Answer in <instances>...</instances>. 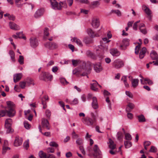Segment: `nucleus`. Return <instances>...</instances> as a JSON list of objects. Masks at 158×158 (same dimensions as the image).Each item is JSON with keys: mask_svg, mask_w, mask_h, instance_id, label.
Here are the masks:
<instances>
[{"mask_svg": "<svg viewBox=\"0 0 158 158\" xmlns=\"http://www.w3.org/2000/svg\"><path fill=\"white\" fill-rule=\"evenodd\" d=\"M22 139L21 138L16 136L14 142V146L18 147L21 145L22 143Z\"/></svg>", "mask_w": 158, "mask_h": 158, "instance_id": "4468645a", "label": "nucleus"}, {"mask_svg": "<svg viewBox=\"0 0 158 158\" xmlns=\"http://www.w3.org/2000/svg\"><path fill=\"white\" fill-rule=\"evenodd\" d=\"M142 9L144 11L145 13L148 16L149 19H151V17L152 12L151 10L145 5H143Z\"/></svg>", "mask_w": 158, "mask_h": 158, "instance_id": "ddd939ff", "label": "nucleus"}, {"mask_svg": "<svg viewBox=\"0 0 158 158\" xmlns=\"http://www.w3.org/2000/svg\"><path fill=\"white\" fill-rule=\"evenodd\" d=\"M144 25L143 23H141L139 25V29L140 31L144 34H145L147 33V31L146 30L144 29H142L141 28L143 27H144Z\"/></svg>", "mask_w": 158, "mask_h": 158, "instance_id": "c85d7f7f", "label": "nucleus"}, {"mask_svg": "<svg viewBox=\"0 0 158 158\" xmlns=\"http://www.w3.org/2000/svg\"><path fill=\"white\" fill-rule=\"evenodd\" d=\"M87 32L88 35L91 37H93L95 36L93 30L91 28L88 29L87 30ZM96 36H99V35H96Z\"/></svg>", "mask_w": 158, "mask_h": 158, "instance_id": "a878e982", "label": "nucleus"}, {"mask_svg": "<svg viewBox=\"0 0 158 158\" xmlns=\"http://www.w3.org/2000/svg\"><path fill=\"white\" fill-rule=\"evenodd\" d=\"M26 82L24 81H22L20 82L19 85L22 89L25 88L26 85Z\"/></svg>", "mask_w": 158, "mask_h": 158, "instance_id": "6e6d98bb", "label": "nucleus"}, {"mask_svg": "<svg viewBox=\"0 0 158 158\" xmlns=\"http://www.w3.org/2000/svg\"><path fill=\"white\" fill-rule=\"evenodd\" d=\"M9 54H10L11 60H12V61H15V54L13 51L12 50L10 51L9 52Z\"/></svg>", "mask_w": 158, "mask_h": 158, "instance_id": "c9c22d12", "label": "nucleus"}, {"mask_svg": "<svg viewBox=\"0 0 158 158\" xmlns=\"http://www.w3.org/2000/svg\"><path fill=\"white\" fill-rule=\"evenodd\" d=\"M157 148L155 147L152 146H151V148L149 151V152L155 153L157 152Z\"/></svg>", "mask_w": 158, "mask_h": 158, "instance_id": "58836bf2", "label": "nucleus"}, {"mask_svg": "<svg viewBox=\"0 0 158 158\" xmlns=\"http://www.w3.org/2000/svg\"><path fill=\"white\" fill-rule=\"evenodd\" d=\"M5 128L6 129V133H12L14 132V130L11 128V126H5Z\"/></svg>", "mask_w": 158, "mask_h": 158, "instance_id": "c756f323", "label": "nucleus"}, {"mask_svg": "<svg viewBox=\"0 0 158 158\" xmlns=\"http://www.w3.org/2000/svg\"><path fill=\"white\" fill-rule=\"evenodd\" d=\"M6 103L9 109H13L15 108V105L13 102L10 101H7Z\"/></svg>", "mask_w": 158, "mask_h": 158, "instance_id": "b1692460", "label": "nucleus"}, {"mask_svg": "<svg viewBox=\"0 0 158 158\" xmlns=\"http://www.w3.org/2000/svg\"><path fill=\"white\" fill-rule=\"evenodd\" d=\"M9 26L11 29L13 30H18L20 29V27L19 26L12 22H9Z\"/></svg>", "mask_w": 158, "mask_h": 158, "instance_id": "2eb2a0df", "label": "nucleus"}, {"mask_svg": "<svg viewBox=\"0 0 158 158\" xmlns=\"http://www.w3.org/2000/svg\"><path fill=\"white\" fill-rule=\"evenodd\" d=\"M112 13H114L116 14L118 16H120L121 15V13L119 10H112L111 11Z\"/></svg>", "mask_w": 158, "mask_h": 158, "instance_id": "8fccbe9b", "label": "nucleus"}, {"mask_svg": "<svg viewBox=\"0 0 158 158\" xmlns=\"http://www.w3.org/2000/svg\"><path fill=\"white\" fill-rule=\"evenodd\" d=\"M138 23V21H137L134 24L133 27L134 30H137Z\"/></svg>", "mask_w": 158, "mask_h": 158, "instance_id": "13d9d810", "label": "nucleus"}, {"mask_svg": "<svg viewBox=\"0 0 158 158\" xmlns=\"http://www.w3.org/2000/svg\"><path fill=\"white\" fill-rule=\"evenodd\" d=\"M23 146L25 148L27 149L29 147V140H26L23 143Z\"/></svg>", "mask_w": 158, "mask_h": 158, "instance_id": "79ce46f5", "label": "nucleus"}, {"mask_svg": "<svg viewBox=\"0 0 158 158\" xmlns=\"http://www.w3.org/2000/svg\"><path fill=\"white\" fill-rule=\"evenodd\" d=\"M125 138L126 140L130 141L131 139V136L129 133H126L125 134Z\"/></svg>", "mask_w": 158, "mask_h": 158, "instance_id": "c03bdc74", "label": "nucleus"}, {"mask_svg": "<svg viewBox=\"0 0 158 158\" xmlns=\"http://www.w3.org/2000/svg\"><path fill=\"white\" fill-rule=\"evenodd\" d=\"M49 145L51 146L57 147L58 146V144L54 141L51 142L49 143Z\"/></svg>", "mask_w": 158, "mask_h": 158, "instance_id": "864d4df0", "label": "nucleus"}, {"mask_svg": "<svg viewBox=\"0 0 158 158\" xmlns=\"http://www.w3.org/2000/svg\"><path fill=\"white\" fill-rule=\"evenodd\" d=\"M58 103L59 105L61 106L63 109H65V105L64 103L62 101H59Z\"/></svg>", "mask_w": 158, "mask_h": 158, "instance_id": "69168bd1", "label": "nucleus"}, {"mask_svg": "<svg viewBox=\"0 0 158 158\" xmlns=\"http://www.w3.org/2000/svg\"><path fill=\"white\" fill-rule=\"evenodd\" d=\"M150 56L152 59L156 60L158 59V56L156 51H152L150 53Z\"/></svg>", "mask_w": 158, "mask_h": 158, "instance_id": "6ab92c4d", "label": "nucleus"}, {"mask_svg": "<svg viewBox=\"0 0 158 158\" xmlns=\"http://www.w3.org/2000/svg\"><path fill=\"white\" fill-rule=\"evenodd\" d=\"M24 125L25 128L27 129H29L31 127V125L28 123V122L26 121H24Z\"/></svg>", "mask_w": 158, "mask_h": 158, "instance_id": "4c0bfd02", "label": "nucleus"}, {"mask_svg": "<svg viewBox=\"0 0 158 158\" xmlns=\"http://www.w3.org/2000/svg\"><path fill=\"white\" fill-rule=\"evenodd\" d=\"M80 62L79 60L73 59L72 62L73 65L75 67L77 66Z\"/></svg>", "mask_w": 158, "mask_h": 158, "instance_id": "de8ad7c7", "label": "nucleus"}, {"mask_svg": "<svg viewBox=\"0 0 158 158\" xmlns=\"http://www.w3.org/2000/svg\"><path fill=\"white\" fill-rule=\"evenodd\" d=\"M73 41L75 42L77 45L80 47L82 46V44L81 41L79 39H77V38L74 37L73 38Z\"/></svg>", "mask_w": 158, "mask_h": 158, "instance_id": "bb28decb", "label": "nucleus"}, {"mask_svg": "<svg viewBox=\"0 0 158 158\" xmlns=\"http://www.w3.org/2000/svg\"><path fill=\"white\" fill-rule=\"evenodd\" d=\"M12 124V120L11 118H7L5 120V126H11Z\"/></svg>", "mask_w": 158, "mask_h": 158, "instance_id": "393cba45", "label": "nucleus"}, {"mask_svg": "<svg viewBox=\"0 0 158 158\" xmlns=\"http://www.w3.org/2000/svg\"><path fill=\"white\" fill-rule=\"evenodd\" d=\"M92 5L97 6L99 5L100 3L98 1H94L92 2Z\"/></svg>", "mask_w": 158, "mask_h": 158, "instance_id": "052dcab7", "label": "nucleus"}, {"mask_svg": "<svg viewBox=\"0 0 158 158\" xmlns=\"http://www.w3.org/2000/svg\"><path fill=\"white\" fill-rule=\"evenodd\" d=\"M146 121V119L144 116L143 114L139 115V122H144Z\"/></svg>", "mask_w": 158, "mask_h": 158, "instance_id": "e433bc0d", "label": "nucleus"}, {"mask_svg": "<svg viewBox=\"0 0 158 158\" xmlns=\"http://www.w3.org/2000/svg\"><path fill=\"white\" fill-rule=\"evenodd\" d=\"M139 76L142 78L140 79V82L142 84H148L149 85H152L153 84L152 81L147 78H144L142 77L141 75H139Z\"/></svg>", "mask_w": 158, "mask_h": 158, "instance_id": "9d476101", "label": "nucleus"}, {"mask_svg": "<svg viewBox=\"0 0 158 158\" xmlns=\"http://www.w3.org/2000/svg\"><path fill=\"white\" fill-rule=\"evenodd\" d=\"M112 65L115 68L119 69L123 66L124 64L122 61L117 60L112 63Z\"/></svg>", "mask_w": 158, "mask_h": 158, "instance_id": "39448f33", "label": "nucleus"}, {"mask_svg": "<svg viewBox=\"0 0 158 158\" xmlns=\"http://www.w3.org/2000/svg\"><path fill=\"white\" fill-rule=\"evenodd\" d=\"M42 123L43 127L46 128L48 130L50 129V127L49 126V123L47 120L45 118H42Z\"/></svg>", "mask_w": 158, "mask_h": 158, "instance_id": "dca6fc26", "label": "nucleus"}, {"mask_svg": "<svg viewBox=\"0 0 158 158\" xmlns=\"http://www.w3.org/2000/svg\"><path fill=\"white\" fill-rule=\"evenodd\" d=\"M94 69L97 73H99L103 69L101 64L100 63H97L94 64Z\"/></svg>", "mask_w": 158, "mask_h": 158, "instance_id": "f8f14e48", "label": "nucleus"}, {"mask_svg": "<svg viewBox=\"0 0 158 158\" xmlns=\"http://www.w3.org/2000/svg\"><path fill=\"white\" fill-rule=\"evenodd\" d=\"M92 106L93 109H97L98 108L97 99L95 97H93V98Z\"/></svg>", "mask_w": 158, "mask_h": 158, "instance_id": "412c9836", "label": "nucleus"}, {"mask_svg": "<svg viewBox=\"0 0 158 158\" xmlns=\"http://www.w3.org/2000/svg\"><path fill=\"white\" fill-rule=\"evenodd\" d=\"M10 149V148L7 146H3L2 153L3 154H5L7 150H9Z\"/></svg>", "mask_w": 158, "mask_h": 158, "instance_id": "49530a36", "label": "nucleus"}, {"mask_svg": "<svg viewBox=\"0 0 158 158\" xmlns=\"http://www.w3.org/2000/svg\"><path fill=\"white\" fill-rule=\"evenodd\" d=\"M47 158H56V157L52 154H47Z\"/></svg>", "mask_w": 158, "mask_h": 158, "instance_id": "774afa93", "label": "nucleus"}, {"mask_svg": "<svg viewBox=\"0 0 158 158\" xmlns=\"http://www.w3.org/2000/svg\"><path fill=\"white\" fill-rule=\"evenodd\" d=\"M53 78V76L48 73L43 72L40 75L39 78L40 80L45 81L46 79L51 80Z\"/></svg>", "mask_w": 158, "mask_h": 158, "instance_id": "7ed1b4c3", "label": "nucleus"}, {"mask_svg": "<svg viewBox=\"0 0 158 158\" xmlns=\"http://www.w3.org/2000/svg\"><path fill=\"white\" fill-rule=\"evenodd\" d=\"M110 53L113 56H118L120 55V52L116 48H112L110 50Z\"/></svg>", "mask_w": 158, "mask_h": 158, "instance_id": "9b49d317", "label": "nucleus"}, {"mask_svg": "<svg viewBox=\"0 0 158 158\" xmlns=\"http://www.w3.org/2000/svg\"><path fill=\"white\" fill-rule=\"evenodd\" d=\"M91 115L92 118L88 116H86L82 118V122L85 125L88 126H91L94 123H96L97 121L96 117L94 113H91Z\"/></svg>", "mask_w": 158, "mask_h": 158, "instance_id": "f257e3e1", "label": "nucleus"}, {"mask_svg": "<svg viewBox=\"0 0 158 158\" xmlns=\"http://www.w3.org/2000/svg\"><path fill=\"white\" fill-rule=\"evenodd\" d=\"M146 51V49L145 47H143L142 49L141 50L139 54V57L140 59H142L144 57L145 55V54Z\"/></svg>", "mask_w": 158, "mask_h": 158, "instance_id": "aec40b11", "label": "nucleus"}, {"mask_svg": "<svg viewBox=\"0 0 158 158\" xmlns=\"http://www.w3.org/2000/svg\"><path fill=\"white\" fill-rule=\"evenodd\" d=\"M44 45L46 48L51 50L55 49L58 47V45L54 42H47L44 44Z\"/></svg>", "mask_w": 158, "mask_h": 158, "instance_id": "20e7f679", "label": "nucleus"}, {"mask_svg": "<svg viewBox=\"0 0 158 158\" xmlns=\"http://www.w3.org/2000/svg\"><path fill=\"white\" fill-rule=\"evenodd\" d=\"M79 148L81 153H82V154H83V155H85V153L84 150V148L83 146H80V147H79Z\"/></svg>", "mask_w": 158, "mask_h": 158, "instance_id": "0e129e2a", "label": "nucleus"}, {"mask_svg": "<svg viewBox=\"0 0 158 158\" xmlns=\"http://www.w3.org/2000/svg\"><path fill=\"white\" fill-rule=\"evenodd\" d=\"M127 108H129L130 109H133L135 108V105L133 103H129L127 105Z\"/></svg>", "mask_w": 158, "mask_h": 158, "instance_id": "3c124183", "label": "nucleus"}, {"mask_svg": "<svg viewBox=\"0 0 158 158\" xmlns=\"http://www.w3.org/2000/svg\"><path fill=\"white\" fill-rule=\"evenodd\" d=\"M18 62L20 64H24V58L22 56H19L18 59Z\"/></svg>", "mask_w": 158, "mask_h": 158, "instance_id": "a19ab883", "label": "nucleus"}, {"mask_svg": "<svg viewBox=\"0 0 158 158\" xmlns=\"http://www.w3.org/2000/svg\"><path fill=\"white\" fill-rule=\"evenodd\" d=\"M39 155L40 158H47V155L42 151H40Z\"/></svg>", "mask_w": 158, "mask_h": 158, "instance_id": "cd10ccee", "label": "nucleus"}, {"mask_svg": "<svg viewBox=\"0 0 158 158\" xmlns=\"http://www.w3.org/2000/svg\"><path fill=\"white\" fill-rule=\"evenodd\" d=\"M26 82L28 85H30L31 84L34 85L35 84L34 83L33 80L32 79L30 78H28L27 79Z\"/></svg>", "mask_w": 158, "mask_h": 158, "instance_id": "7c9ffc66", "label": "nucleus"}, {"mask_svg": "<svg viewBox=\"0 0 158 158\" xmlns=\"http://www.w3.org/2000/svg\"><path fill=\"white\" fill-rule=\"evenodd\" d=\"M117 137L118 140H122L123 137V133L121 132H118L117 134Z\"/></svg>", "mask_w": 158, "mask_h": 158, "instance_id": "37998d69", "label": "nucleus"}, {"mask_svg": "<svg viewBox=\"0 0 158 158\" xmlns=\"http://www.w3.org/2000/svg\"><path fill=\"white\" fill-rule=\"evenodd\" d=\"M129 40L127 39H124L122 41V44L120 46V48L122 50H125L126 47L129 45Z\"/></svg>", "mask_w": 158, "mask_h": 158, "instance_id": "1a4fd4ad", "label": "nucleus"}, {"mask_svg": "<svg viewBox=\"0 0 158 158\" xmlns=\"http://www.w3.org/2000/svg\"><path fill=\"white\" fill-rule=\"evenodd\" d=\"M121 80L123 81L126 87H128L129 86L127 82V77L126 76L122 77L121 78Z\"/></svg>", "mask_w": 158, "mask_h": 158, "instance_id": "72a5a7b5", "label": "nucleus"}, {"mask_svg": "<svg viewBox=\"0 0 158 158\" xmlns=\"http://www.w3.org/2000/svg\"><path fill=\"white\" fill-rule=\"evenodd\" d=\"M44 36L45 38L46 36H48L49 35V29L47 27H45L44 30Z\"/></svg>", "mask_w": 158, "mask_h": 158, "instance_id": "ea45409f", "label": "nucleus"}, {"mask_svg": "<svg viewBox=\"0 0 158 158\" xmlns=\"http://www.w3.org/2000/svg\"><path fill=\"white\" fill-rule=\"evenodd\" d=\"M83 143V139L80 138H79L76 141V143L78 145H81Z\"/></svg>", "mask_w": 158, "mask_h": 158, "instance_id": "a18cd8bd", "label": "nucleus"}, {"mask_svg": "<svg viewBox=\"0 0 158 158\" xmlns=\"http://www.w3.org/2000/svg\"><path fill=\"white\" fill-rule=\"evenodd\" d=\"M8 115L10 117H12L15 115V109H9L8 110L6 111Z\"/></svg>", "mask_w": 158, "mask_h": 158, "instance_id": "5701e85b", "label": "nucleus"}, {"mask_svg": "<svg viewBox=\"0 0 158 158\" xmlns=\"http://www.w3.org/2000/svg\"><path fill=\"white\" fill-rule=\"evenodd\" d=\"M30 45L31 47L35 48L38 45V42L37 39L35 37H31L30 39Z\"/></svg>", "mask_w": 158, "mask_h": 158, "instance_id": "423d86ee", "label": "nucleus"}, {"mask_svg": "<svg viewBox=\"0 0 158 158\" xmlns=\"http://www.w3.org/2000/svg\"><path fill=\"white\" fill-rule=\"evenodd\" d=\"M98 85V83L95 81V82L91 84L90 87L91 89L95 91H97L98 90V88H97V85Z\"/></svg>", "mask_w": 158, "mask_h": 158, "instance_id": "4be33fe9", "label": "nucleus"}, {"mask_svg": "<svg viewBox=\"0 0 158 158\" xmlns=\"http://www.w3.org/2000/svg\"><path fill=\"white\" fill-rule=\"evenodd\" d=\"M22 77L21 73L16 74L14 76V81L16 83L19 81Z\"/></svg>", "mask_w": 158, "mask_h": 158, "instance_id": "f3484780", "label": "nucleus"}, {"mask_svg": "<svg viewBox=\"0 0 158 158\" xmlns=\"http://www.w3.org/2000/svg\"><path fill=\"white\" fill-rule=\"evenodd\" d=\"M78 103V100L77 98H74L73 101L70 102V103L72 105H76Z\"/></svg>", "mask_w": 158, "mask_h": 158, "instance_id": "09e8293b", "label": "nucleus"}, {"mask_svg": "<svg viewBox=\"0 0 158 158\" xmlns=\"http://www.w3.org/2000/svg\"><path fill=\"white\" fill-rule=\"evenodd\" d=\"M151 143L150 141H146L144 142L143 145L144 146H148L151 144Z\"/></svg>", "mask_w": 158, "mask_h": 158, "instance_id": "e2e57ef3", "label": "nucleus"}, {"mask_svg": "<svg viewBox=\"0 0 158 158\" xmlns=\"http://www.w3.org/2000/svg\"><path fill=\"white\" fill-rule=\"evenodd\" d=\"M132 86L134 88L136 87L138 85V80L137 79H134L131 81Z\"/></svg>", "mask_w": 158, "mask_h": 158, "instance_id": "2f4dec72", "label": "nucleus"}, {"mask_svg": "<svg viewBox=\"0 0 158 158\" xmlns=\"http://www.w3.org/2000/svg\"><path fill=\"white\" fill-rule=\"evenodd\" d=\"M126 95L129 98H133L132 94L129 91H126L125 92Z\"/></svg>", "mask_w": 158, "mask_h": 158, "instance_id": "4d7b16f0", "label": "nucleus"}, {"mask_svg": "<svg viewBox=\"0 0 158 158\" xmlns=\"http://www.w3.org/2000/svg\"><path fill=\"white\" fill-rule=\"evenodd\" d=\"M93 150V155L94 158H102V152L97 145H94Z\"/></svg>", "mask_w": 158, "mask_h": 158, "instance_id": "f03ea898", "label": "nucleus"}, {"mask_svg": "<svg viewBox=\"0 0 158 158\" xmlns=\"http://www.w3.org/2000/svg\"><path fill=\"white\" fill-rule=\"evenodd\" d=\"M46 151L48 153H53L54 152V149L52 148H48L46 149Z\"/></svg>", "mask_w": 158, "mask_h": 158, "instance_id": "603ef678", "label": "nucleus"}, {"mask_svg": "<svg viewBox=\"0 0 158 158\" xmlns=\"http://www.w3.org/2000/svg\"><path fill=\"white\" fill-rule=\"evenodd\" d=\"M125 147L126 148L130 147L132 145L131 143L129 141H126L124 142Z\"/></svg>", "mask_w": 158, "mask_h": 158, "instance_id": "f704fd0d", "label": "nucleus"}, {"mask_svg": "<svg viewBox=\"0 0 158 158\" xmlns=\"http://www.w3.org/2000/svg\"><path fill=\"white\" fill-rule=\"evenodd\" d=\"M60 3H61V8L62 7H64V8H66L67 7V5L65 2H60Z\"/></svg>", "mask_w": 158, "mask_h": 158, "instance_id": "338daca9", "label": "nucleus"}, {"mask_svg": "<svg viewBox=\"0 0 158 158\" xmlns=\"http://www.w3.org/2000/svg\"><path fill=\"white\" fill-rule=\"evenodd\" d=\"M44 12V10L43 8L38 9L35 12L34 16L35 18H38L42 16Z\"/></svg>", "mask_w": 158, "mask_h": 158, "instance_id": "0eeeda50", "label": "nucleus"}, {"mask_svg": "<svg viewBox=\"0 0 158 158\" xmlns=\"http://www.w3.org/2000/svg\"><path fill=\"white\" fill-rule=\"evenodd\" d=\"M8 18L10 20L13 21L15 20V17L14 16L12 15H10V14L8 17Z\"/></svg>", "mask_w": 158, "mask_h": 158, "instance_id": "680f3d73", "label": "nucleus"}, {"mask_svg": "<svg viewBox=\"0 0 158 158\" xmlns=\"http://www.w3.org/2000/svg\"><path fill=\"white\" fill-rule=\"evenodd\" d=\"M45 114L47 117L49 118L51 114L50 111L48 109L45 112Z\"/></svg>", "mask_w": 158, "mask_h": 158, "instance_id": "bf43d9fd", "label": "nucleus"}, {"mask_svg": "<svg viewBox=\"0 0 158 158\" xmlns=\"http://www.w3.org/2000/svg\"><path fill=\"white\" fill-rule=\"evenodd\" d=\"M91 25L94 28H98L100 26V21L99 19L97 18H93L92 21Z\"/></svg>", "mask_w": 158, "mask_h": 158, "instance_id": "6e6552de", "label": "nucleus"}, {"mask_svg": "<svg viewBox=\"0 0 158 158\" xmlns=\"http://www.w3.org/2000/svg\"><path fill=\"white\" fill-rule=\"evenodd\" d=\"M109 142L110 143V144L109 145L110 148L112 150L115 149L116 147V145L114 144L113 141L111 140H110Z\"/></svg>", "mask_w": 158, "mask_h": 158, "instance_id": "473e14b6", "label": "nucleus"}, {"mask_svg": "<svg viewBox=\"0 0 158 158\" xmlns=\"http://www.w3.org/2000/svg\"><path fill=\"white\" fill-rule=\"evenodd\" d=\"M6 113V110H0V117L4 116Z\"/></svg>", "mask_w": 158, "mask_h": 158, "instance_id": "5fc2aeb1", "label": "nucleus"}, {"mask_svg": "<svg viewBox=\"0 0 158 158\" xmlns=\"http://www.w3.org/2000/svg\"><path fill=\"white\" fill-rule=\"evenodd\" d=\"M48 97L47 95H45L42 98V103L43 105V109H45L47 107L46 103L44 102V101H48Z\"/></svg>", "mask_w": 158, "mask_h": 158, "instance_id": "a211bd4d", "label": "nucleus"}]
</instances>
